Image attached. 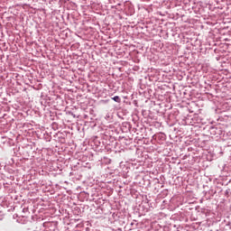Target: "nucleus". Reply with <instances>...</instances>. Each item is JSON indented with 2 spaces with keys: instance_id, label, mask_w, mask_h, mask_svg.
<instances>
[{
  "instance_id": "2",
  "label": "nucleus",
  "mask_w": 231,
  "mask_h": 231,
  "mask_svg": "<svg viewBox=\"0 0 231 231\" xmlns=\"http://www.w3.org/2000/svg\"><path fill=\"white\" fill-rule=\"evenodd\" d=\"M23 212L24 214H26V212H29L28 208H23Z\"/></svg>"
},
{
  "instance_id": "1",
  "label": "nucleus",
  "mask_w": 231,
  "mask_h": 231,
  "mask_svg": "<svg viewBox=\"0 0 231 231\" xmlns=\"http://www.w3.org/2000/svg\"><path fill=\"white\" fill-rule=\"evenodd\" d=\"M112 100H114V102H117V104H120V102H122V99L118 96L112 97Z\"/></svg>"
},
{
  "instance_id": "3",
  "label": "nucleus",
  "mask_w": 231,
  "mask_h": 231,
  "mask_svg": "<svg viewBox=\"0 0 231 231\" xmlns=\"http://www.w3.org/2000/svg\"><path fill=\"white\" fill-rule=\"evenodd\" d=\"M229 193H230V189H226L225 192L226 196H228Z\"/></svg>"
}]
</instances>
